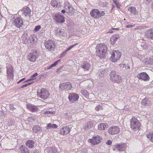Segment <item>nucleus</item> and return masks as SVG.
Listing matches in <instances>:
<instances>
[{
	"label": "nucleus",
	"mask_w": 153,
	"mask_h": 153,
	"mask_svg": "<svg viewBox=\"0 0 153 153\" xmlns=\"http://www.w3.org/2000/svg\"><path fill=\"white\" fill-rule=\"evenodd\" d=\"M37 94L39 97L44 100L47 99L50 96L49 91L44 88H42L37 91Z\"/></svg>",
	"instance_id": "1"
},
{
	"label": "nucleus",
	"mask_w": 153,
	"mask_h": 153,
	"mask_svg": "<svg viewBox=\"0 0 153 153\" xmlns=\"http://www.w3.org/2000/svg\"><path fill=\"white\" fill-rule=\"evenodd\" d=\"M105 14L103 11L100 12L99 10L97 9H92L90 12V14L91 16L96 19H98L100 17L103 16Z\"/></svg>",
	"instance_id": "2"
},
{
	"label": "nucleus",
	"mask_w": 153,
	"mask_h": 153,
	"mask_svg": "<svg viewBox=\"0 0 153 153\" xmlns=\"http://www.w3.org/2000/svg\"><path fill=\"white\" fill-rule=\"evenodd\" d=\"M140 123L135 118H133L131 120V127L134 131L138 130L140 129Z\"/></svg>",
	"instance_id": "3"
},
{
	"label": "nucleus",
	"mask_w": 153,
	"mask_h": 153,
	"mask_svg": "<svg viewBox=\"0 0 153 153\" xmlns=\"http://www.w3.org/2000/svg\"><path fill=\"white\" fill-rule=\"evenodd\" d=\"M110 80L114 82L119 83L121 80V78L120 76L116 74V72L115 71H112L110 74Z\"/></svg>",
	"instance_id": "4"
},
{
	"label": "nucleus",
	"mask_w": 153,
	"mask_h": 153,
	"mask_svg": "<svg viewBox=\"0 0 153 153\" xmlns=\"http://www.w3.org/2000/svg\"><path fill=\"white\" fill-rule=\"evenodd\" d=\"M121 55V53L120 51H118L114 50L111 53V56L110 57L111 60L112 62H115L119 60Z\"/></svg>",
	"instance_id": "5"
},
{
	"label": "nucleus",
	"mask_w": 153,
	"mask_h": 153,
	"mask_svg": "<svg viewBox=\"0 0 153 153\" xmlns=\"http://www.w3.org/2000/svg\"><path fill=\"white\" fill-rule=\"evenodd\" d=\"M72 88V84L71 83L67 82L61 83L59 84V89L61 91H68Z\"/></svg>",
	"instance_id": "6"
},
{
	"label": "nucleus",
	"mask_w": 153,
	"mask_h": 153,
	"mask_svg": "<svg viewBox=\"0 0 153 153\" xmlns=\"http://www.w3.org/2000/svg\"><path fill=\"white\" fill-rule=\"evenodd\" d=\"M44 44L45 48L50 51H53L54 50L55 44L54 41L49 40L46 41Z\"/></svg>",
	"instance_id": "7"
},
{
	"label": "nucleus",
	"mask_w": 153,
	"mask_h": 153,
	"mask_svg": "<svg viewBox=\"0 0 153 153\" xmlns=\"http://www.w3.org/2000/svg\"><path fill=\"white\" fill-rule=\"evenodd\" d=\"M38 53L37 51L34 50H32L30 53H29L27 56L28 59L31 62H34L38 57Z\"/></svg>",
	"instance_id": "8"
},
{
	"label": "nucleus",
	"mask_w": 153,
	"mask_h": 153,
	"mask_svg": "<svg viewBox=\"0 0 153 153\" xmlns=\"http://www.w3.org/2000/svg\"><path fill=\"white\" fill-rule=\"evenodd\" d=\"M127 146L125 143H121L117 145H115L113 147V150H116L119 151H124L126 149Z\"/></svg>",
	"instance_id": "9"
},
{
	"label": "nucleus",
	"mask_w": 153,
	"mask_h": 153,
	"mask_svg": "<svg viewBox=\"0 0 153 153\" xmlns=\"http://www.w3.org/2000/svg\"><path fill=\"white\" fill-rule=\"evenodd\" d=\"M13 23L14 25L18 28L22 27L24 24L22 19L19 17H17L14 19Z\"/></svg>",
	"instance_id": "10"
},
{
	"label": "nucleus",
	"mask_w": 153,
	"mask_h": 153,
	"mask_svg": "<svg viewBox=\"0 0 153 153\" xmlns=\"http://www.w3.org/2000/svg\"><path fill=\"white\" fill-rule=\"evenodd\" d=\"M22 15L23 16L26 17L27 19L30 18L31 16V10L29 8L27 7L23 9L22 10Z\"/></svg>",
	"instance_id": "11"
},
{
	"label": "nucleus",
	"mask_w": 153,
	"mask_h": 153,
	"mask_svg": "<svg viewBox=\"0 0 153 153\" xmlns=\"http://www.w3.org/2000/svg\"><path fill=\"white\" fill-rule=\"evenodd\" d=\"M7 76L9 79H12L14 76L13 68L11 65H8L7 67Z\"/></svg>",
	"instance_id": "12"
},
{
	"label": "nucleus",
	"mask_w": 153,
	"mask_h": 153,
	"mask_svg": "<svg viewBox=\"0 0 153 153\" xmlns=\"http://www.w3.org/2000/svg\"><path fill=\"white\" fill-rule=\"evenodd\" d=\"M102 138L99 136L94 137L92 139H89L88 140V142L91 143L94 145L99 144L101 141Z\"/></svg>",
	"instance_id": "13"
},
{
	"label": "nucleus",
	"mask_w": 153,
	"mask_h": 153,
	"mask_svg": "<svg viewBox=\"0 0 153 153\" xmlns=\"http://www.w3.org/2000/svg\"><path fill=\"white\" fill-rule=\"evenodd\" d=\"M120 131L119 127L114 126L110 127L108 129V132L110 134L114 135L118 134Z\"/></svg>",
	"instance_id": "14"
},
{
	"label": "nucleus",
	"mask_w": 153,
	"mask_h": 153,
	"mask_svg": "<svg viewBox=\"0 0 153 153\" xmlns=\"http://www.w3.org/2000/svg\"><path fill=\"white\" fill-rule=\"evenodd\" d=\"M53 17L55 21L58 23H62L65 21L63 16L59 14H53Z\"/></svg>",
	"instance_id": "15"
},
{
	"label": "nucleus",
	"mask_w": 153,
	"mask_h": 153,
	"mask_svg": "<svg viewBox=\"0 0 153 153\" xmlns=\"http://www.w3.org/2000/svg\"><path fill=\"white\" fill-rule=\"evenodd\" d=\"M137 77L139 79L145 81H148L149 79V76L145 72H142L138 74L137 75Z\"/></svg>",
	"instance_id": "16"
},
{
	"label": "nucleus",
	"mask_w": 153,
	"mask_h": 153,
	"mask_svg": "<svg viewBox=\"0 0 153 153\" xmlns=\"http://www.w3.org/2000/svg\"><path fill=\"white\" fill-rule=\"evenodd\" d=\"M107 50V46L105 44H99L97 45L96 51L106 53Z\"/></svg>",
	"instance_id": "17"
},
{
	"label": "nucleus",
	"mask_w": 153,
	"mask_h": 153,
	"mask_svg": "<svg viewBox=\"0 0 153 153\" xmlns=\"http://www.w3.org/2000/svg\"><path fill=\"white\" fill-rule=\"evenodd\" d=\"M79 98V97L78 94L75 93H71L69 94L68 96L69 100L72 102L77 101Z\"/></svg>",
	"instance_id": "18"
},
{
	"label": "nucleus",
	"mask_w": 153,
	"mask_h": 153,
	"mask_svg": "<svg viewBox=\"0 0 153 153\" xmlns=\"http://www.w3.org/2000/svg\"><path fill=\"white\" fill-rule=\"evenodd\" d=\"M81 67L84 71H89L91 69L92 66L90 64L87 62H84L81 64Z\"/></svg>",
	"instance_id": "19"
},
{
	"label": "nucleus",
	"mask_w": 153,
	"mask_h": 153,
	"mask_svg": "<svg viewBox=\"0 0 153 153\" xmlns=\"http://www.w3.org/2000/svg\"><path fill=\"white\" fill-rule=\"evenodd\" d=\"M71 129L69 126H66L63 127L60 130V134L62 135H65L69 133Z\"/></svg>",
	"instance_id": "20"
},
{
	"label": "nucleus",
	"mask_w": 153,
	"mask_h": 153,
	"mask_svg": "<svg viewBox=\"0 0 153 153\" xmlns=\"http://www.w3.org/2000/svg\"><path fill=\"white\" fill-rule=\"evenodd\" d=\"M145 36L147 38L153 40V29L148 30L145 32Z\"/></svg>",
	"instance_id": "21"
},
{
	"label": "nucleus",
	"mask_w": 153,
	"mask_h": 153,
	"mask_svg": "<svg viewBox=\"0 0 153 153\" xmlns=\"http://www.w3.org/2000/svg\"><path fill=\"white\" fill-rule=\"evenodd\" d=\"M150 45L147 43L141 42L138 45V48L140 50L146 49L149 48Z\"/></svg>",
	"instance_id": "22"
},
{
	"label": "nucleus",
	"mask_w": 153,
	"mask_h": 153,
	"mask_svg": "<svg viewBox=\"0 0 153 153\" xmlns=\"http://www.w3.org/2000/svg\"><path fill=\"white\" fill-rule=\"evenodd\" d=\"M54 32L55 34L57 36L65 37L66 36V33L63 30L57 29L55 30Z\"/></svg>",
	"instance_id": "23"
},
{
	"label": "nucleus",
	"mask_w": 153,
	"mask_h": 153,
	"mask_svg": "<svg viewBox=\"0 0 153 153\" xmlns=\"http://www.w3.org/2000/svg\"><path fill=\"white\" fill-rule=\"evenodd\" d=\"M119 35L118 34H115L113 35L111 37L110 41L111 42V44L112 45H114L116 43V42L119 38Z\"/></svg>",
	"instance_id": "24"
},
{
	"label": "nucleus",
	"mask_w": 153,
	"mask_h": 153,
	"mask_svg": "<svg viewBox=\"0 0 153 153\" xmlns=\"http://www.w3.org/2000/svg\"><path fill=\"white\" fill-rule=\"evenodd\" d=\"M27 107L28 110L33 112H36L38 110V108L36 106L30 104H28Z\"/></svg>",
	"instance_id": "25"
},
{
	"label": "nucleus",
	"mask_w": 153,
	"mask_h": 153,
	"mask_svg": "<svg viewBox=\"0 0 153 153\" xmlns=\"http://www.w3.org/2000/svg\"><path fill=\"white\" fill-rule=\"evenodd\" d=\"M29 40L30 42L32 44H34L37 41V39L36 36L34 35H32L30 36L29 37Z\"/></svg>",
	"instance_id": "26"
},
{
	"label": "nucleus",
	"mask_w": 153,
	"mask_h": 153,
	"mask_svg": "<svg viewBox=\"0 0 153 153\" xmlns=\"http://www.w3.org/2000/svg\"><path fill=\"white\" fill-rule=\"evenodd\" d=\"M108 126V125L107 123H101L98 125V128L100 130H104L107 128Z\"/></svg>",
	"instance_id": "27"
},
{
	"label": "nucleus",
	"mask_w": 153,
	"mask_h": 153,
	"mask_svg": "<svg viewBox=\"0 0 153 153\" xmlns=\"http://www.w3.org/2000/svg\"><path fill=\"white\" fill-rule=\"evenodd\" d=\"M97 55L100 57V59H103L105 57V54L106 53L99 51H96Z\"/></svg>",
	"instance_id": "28"
},
{
	"label": "nucleus",
	"mask_w": 153,
	"mask_h": 153,
	"mask_svg": "<svg viewBox=\"0 0 153 153\" xmlns=\"http://www.w3.org/2000/svg\"><path fill=\"white\" fill-rule=\"evenodd\" d=\"M33 131L35 133H37L38 132L42 131V129L38 125H35L33 128Z\"/></svg>",
	"instance_id": "29"
},
{
	"label": "nucleus",
	"mask_w": 153,
	"mask_h": 153,
	"mask_svg": "<svg viewBox=\"0 0 153 153\" xmlns=\"http://www.w3.org/2000/svg\"><path fill=\"white\" fill-rule=\"evenodd\" d=\"M19 149L22 153H29L27 148L23 146H21L19 147Z\"/></svg>",
	"instance_id": "30"
},
{
	"label": "nucleus",
	"mask_w": 153,
	"mask_h": 153,
	"mask_svg": "<svg viewBox=\"0 0 153 153\" xmlns=\"http://www.w3.org/2000/svg\"><path fill=\"white\" fill-rule=\"evenodd\" d=\"M128 10L130 11L131 13L133 14L134 15H136L137 13L136 8L134 7H129L128 9Z\"/></svg>",
	"instance_id": "31"
},
{
	"label": "nucleus",
	"mask_w": 153,
	"mask_h": 153,
	"mask_svg": "<svg viewBox=\"0 0 153 153\" xmlns=\"http://www.w3.org/2000/svg\"><path fill=\"white\" fill-rule=\"evenodd\" d=\"M34 142L32 140H28L27 141L26 145L29 148H32L34 146Z\"/></svg>",
	"instance_id": "32"
},
{
	"label": "nucleus",
	"mask_w": 153,
	"mask_h": 153,
	"mask_svg": "<svg viewBox=\"0 0 153 153\" xmlns=\"http://www.w3.org/2000/svg\"><path fill=\"white\" fill-rule=\"evenodd\" d=\"M51 4L53 7H59L60 4L56 0H53L51 1Z\"/></svg>",
	"instance_id": "33"
},
{
	"label": "nucleus",
	"mask_w": 153,
	"mask_h": 153,
	"mask_svg": "<svg viewBox=\"0 0 153 153\" xmlns=\"http://www.w3.org/2000/svg\"><path fill=\"white\" fill-rule=\"evenodd\" d=\"M58 127V126L55 124H51V123H49L48 124L46 127V128L47 129H49L51 128H57Z\"/></svg>",
	"instance_id": "34"
},
{
	"label": "nucleus",
	"mask_w": 153,
	"mask_h": 153,
	"mask_svg": "<svg viewBox=\"0 0 153 153\" xmlns=\"http://www.w3.org/2000/svg\"><path fill=\"white\" fill-rule=\"evenodd\" d=\"M80 93L84 95L86 98H88L89 94L88 91L85 90H81Z\"/></svg>",
	"instance_id": "35"
},
{
	"label": "nucleus",
	"mask_w": 153,
	"mask_h": 153,
	"mask_svg": "<svg viewBox=\"0 0 153 153\" xmlns=\"http://www.w3.org/2000/svg\"><path fill=\"white\" fill-rule=\"evenodd\" d=\"M61 62V60L60 59H59L55 62L53 63L51 65L49 66L48 67L47 69H50V68H52L53 67H55L56 66V65L59 63H60Z\"/></svg>",
	"instance_id": "36"
},
{
	"label": "nucleus",
	"mask_w": 153,
	"mask_h": 153,
	"mask_svg": "<svg viewBox=\"0 0 153 153\" xmlns=\"http://www.w3.org/2000/svg\"><path fill=\"white\" fill-rule=\"evenodd\" d=\"M147 137L152 142H153V133L152 132H150L146 134Z\"/></svg>",
	"instance_id": "37"
},
{
	"label": "nucleus",
	"mask_w": 153,
	"mask_h": 153,
	"mask_svg": "<svg viewBox=\"0 0 153 153\" xmlns=\"http://www.w3.org/2000/svg\"><path fill=\"white\" fill-rule=\"evenodd\" d=\"M7 125L10 126L13 125L15 124L14 120L13 119H9L7 121Z\"/></svg>",
	"instance_id": "38"
},
{
	"label": "nucleus",
	"mask_w": 153,
	"mask_h": 153,
	"mask_svg": "<svg viewBox=\"0 0 153 153\" xmlns=\"http://www.w3.org/2000/svg\"><path fill=\"white\" fill-rule=\"evenodd\" d=\"M93 126V125L91 122H88L85 127V130L89 129Z\"/></svg>",
	"instance_id": "39"
},
{
	"label": "nucleus",
	"mask_w": 153,
	"mask_h": 153,
	"mask_svg": "<svg viewBox=\"0 0 153 153\" xmlns=\"http://www.w3.org/2000/svg\"><path fill=\"white\" fill-rule=\"evenodd\" d=\"M107 71V70L105 69L102 71H100L99 73V76L100 77H103L104 76V74H105Z\"/></svg>",
	"instance_id": "40"
},
{
	"label": "nucleus",
	"mask_w": 153,
	"mask_h": 153,
	"mask_svg": "<svg viewBox=\"0 0 153 153\" xmlns=\"http://www.w3.org/2000/svg\"><path fill=\"white\" fill-rule=\"evenodd\" d=\"M123 68H124L123 69L124 70L128 72L129 71L130 66L129 65H126L125 64H123Z\"/></svg>",
	"instance_id": "41"
},
{
	"label": "nucleus",
	"mask_w": 153,
	"mask_h": 153,
	"mask_svg": "<svg viewBox=\"0 0 153 153\" xmlns=\"http://www.w3.org/2000/svg\"><path fill=\"white\" fill-rule=\"evenodd\" d=\"M113 1L117 8H120L121 5L119 2L118 0H113Z\"/></svg>",
	"instance_id": "42"
},
{
	"label": "nucleus",
	"mask_w": 153,
	"mask_h": 153,
	"mask_svg": "<svg viewBox=\"0 0 153 153\" xmlns=\"http://www.w3.org/2000/svg\"><path fill=\"white\" fill-rule=\"evenodd\" d=\"M38 75L37 73H36L34 74H33L32 76L30 77V79H28L26 81H25L24 82H28L30 81H31V80H33L34 78V77Z\"/></svg>",
	"instance_id": "43"
},
{
	"label": "nucleus",
	"mask_w": 153,
	"mask_h": 153,
	"mask_svg": "<svg viewBox=\"0 0 153 153\" xmlns=\"http://www.w3.org/2000/svg\"><path fill=\"white\" fill-rule=\"evenodd\" d=\"M148 99L147 98H145L143 99L141 102L142 105H145L147 104Z\"/></svg>",
	"instance_id": "44"
},
{
	"label": "nucleus",
	"mask_w": 153,
	"mask_h": 153,
	"mask_svg": "<svg viewBox=\"0 0 153 153\" xmlns=\"http://www.w3.org/2000/svg\"><path fill=\"white\" fill-rule=\"evenodd\" d=\"M28 39L27 36H24L23 37L22 42L24 44H27L28 42Z\"/></svg>",
	"instance_id": "45"
},
{
	"label": "nucleus",
	"mask_w": 153,
	"mask_h": 153,
	"mask_svg": "<svg viewBox=\"0 0 153 153\" xmlns=\"http://www.w3.org/2000/svg\"><path fill=\"white\" fill-rule=\"evenodd\" d=\"M102 104H101L97 106L95 108V110L97 111H98L99 110H102Z\"/></svg>",
	"instance_id": "46"
},
{
	"label": "nucleus",
	"mask_w": 153,
	"mask_h": 153,
	"mask_svg": "<svg viewBox=\"0 0 153 153\" xmlns=\"http://www.w3.org/2000/svg\"><path fill=\"white\" fill-rule=\"evenodd\" d=\"M49 151L51 153H56L57 152L56 149L55 147L51 148Z\"/></svg>",
	"instance_id": "47"
},
{
	"label": "nucleus",
	"mask_w": 153,
	"mask_h": 153,
	"mask_svg": "<svg viewBox=\"0 0 153 153\" xmlns=\"http://www.w3.org/2000/svg\"><path fill=\"white\" fill-rule=\"evenodd\" d=\"M34 82H33V81L30 82H28V83H27V84H26L25 85H23L21 87V88H24L30 85H31V84H32V83H33Z\"/></svg>",
	"instance_id": "48"
},
{
	"label": "nucleus",
	"mask_w": 153,
	"mask_h": 153,
	"mask_svg": "<svg viewBox=\"0 0 153 153\" xmlns=\"http://www.w3.org/2000/svg\"><path fill=\"white\" fill-rule=\"evenodd\" d=\"M41 28V27L40 25L36 26L34 29V31L37 32Z\"/></svg>",
	"instance_id": "49"
},
{
	"label": "nucleus",
	"mask_w": 153,
	"mask_h": 153,
	"mask_svg": "<svg viewBox=\"0 0 153 153\" xmlns=\"http://www.w3.org/2000/svg\"><path fill=\"white\" fill-rule=\"evenodd\" d=\"M148 58H145L143 61V63L146 65L149 64V62H148Z\"/></svg>",
	"instance_id": "50"
},
{
	"label": "nucleus",
	"mask_w": 153,
	"mask_h": 153,
	"mask_svg": "<svg viewBox=\"0 0 153 153\" xmlns=\"http://www.w3.org/2000/svg\"><path fill=\"white\" fill-rule=\"evenodd\" d=\"M70 4L68 1H66L65 4V7L66 9H67V7L68 6H70Z\"/></svg>",
	"instance_id": "51"
},
{
	"label": "nucleus",
	"mask_w": 153,
	"mask_h": 153,
	"mask_svg": "<svg viewBox=\"0 0 153 153\" xmlns=\"http://www.w3.org/2000/svg\"><path fill=\"white\" fill-rule=\"evenodd\" d=\"M76 45V44L75 45H72L70 47H69L68 48L67 50H66V51L67 52L70 50H71L72 48H73V47H74V46H75Z\"/></svg>",
	"instance_id": "52"
},
{
	"label": "nucleus",
	"mask_w": 153,
	"mask_h": 153,
	"mask_svg": "<svg viewBox=\"0 0 153 153\" xmlns=\"http://www.w3.org/2000/svg\"><path fill=\"white\" fill-rule=\"evenodd\" d=\"M150 59V64L153 65V56H151L150 57V59Z\"/></svg>",
	"instance_id": "53"
},
{
	"label": "nucleus",
	"mask_w": 153,
	"mask_h": 153,
	"mask_svg": "<svg viewBox=\"0 0 153 153\" xmlns=\"http://www.w3.org/2000/svg\"><path fill=\"white\" fill-rule=\"evenodd\" d=\"M9 108L10 109L12 110L14 109L15 108L13 105L11 104L9 105Z\"/></svg>",
	"instance_id": "54"
},
{
	"label": "nucleus",
	"mask_w": 153,
	"mask_h": 153,
	"mask_svg": "<svg viewBox=\"0 0 153 153\" xmlns=\"http://www.w3.org/2000/svg\"><path fill=\"white\" fill-rule=\"evenodd\" d=\"M73 10V8L72 7H71V8L68 9V12L67 13H71Z\"/></svg>",
	"instance_id": "55"
},
{
	"label": "nucleus",
	"mask_w": 153,
	"mask_h": 153,
	"mask_svg": "<svg viewBox=\"0 0 153 153\" xmlns=\"http://www.w3.org/2000/svg\"><path fill=\"white\" fill-rule=\"evenodd\" d=\"M111 141L110 140H108L106 143L109 145H110L111 144Z\"/></svg>",
	"instance_id": "56"
},
{
	"label": "nucleus",
	"mask_w": 153,
	"mask_h": 153,
	"mask_svg": "<svg viewBox=\"0 0 153 153\" xmlns=\"http://www.w3.org/2000/svg\"><path fill=\"white\" fill-rule=\"evenodd\" d=\"M55 112L54 111H49V114H54Z\"/></svg>",
	"instance_id": "57"
},
{
	"label": "nucleus",
	"mask_w": 153,
	"mask_h": 153,
	"mask_svg": "<svg viewBox=\"0 0 153 153\" xmlns=\"http://www.w3.org/2000/svg\"><path fill=\"white\" fill-rule=\"evenodd\" d=\"M119 28H112V30H111V31H110V32H109V33H112V32H113V31H112V30H119Z\"/></svg>",
	"instance_id": "58"
},
{
	"label": "nucleus",
	"mask_w": 153,
	"mask_h": 153,
	"mask_svg": "<svg viewBox=\"0 0 153 153\" xmlns=\"http://www.w3.org/2000/svg\"><path fill=\"white\" fill-rule=\"evenodd\" d=\"M45 114H49V111H47L44 112Z\"/></svg>",
	"instance_id": "59"
},
{
	"label": "nucleus",
	"mask_w": 153,
	"mask_h": 153,
	"mask_svg": "<svg viewBox=\"0 0 153 153\" xmlns=\"http://www.w3.org/2000/svg\"><path fill=\"white\" fill-rule=\"evenodd\" d=\"M133 27V25H127L126 26V28H131Z\"/></svg>",
	"instance_id": "60"
},
{
	"label": "nucleus",
	"mask_w": 153,
	"mask_h": 153,
	"mask_svg": "<svg viewBox=\"0 0 153 153\" xmlns=\"http://www.w3.org/2000/svg\"><path fill=\"white\" fill-rule=\"evenodd\" d=\"M66 52H67V51H64L61 54V56H63L65 54V53Z\"/></svg>",
	"instance_id": "61"
},
{
	"label": "nucleus",
	"mask_w": 153,
	"mask_h": 153,
	"mask_svg": "<svg viewBox=\"0 0 153 153\" xmlns=\"http://www.w3.org/2000/svg\"><path fill=\"white\" fill-rule=\"evenodd\" d=\"M25 79V78H23V79H22L19 80L18 82H17V83H19L20 82H22V81H23V80H24V79Z\"/></svg>",
	"instance_id": "62"
},
{
	"label": "nucleus",
	"mask_w": 153,
	"mask_h": 153,
	"mask_svg": "<svg viewBox=\"0 0 153 153\" xmlns=\"http://www.w3.org/2000/svg\"><path fill=\"white\" fill-rule=\"evenodd\" d=\"M115 5L114 4H112V7L111 9V10H112L115 7Z\"/></svg>",
	"instance_id": "63"
},
{
	"label": "nucleus",
	"mask_w": 153,
	"mask_h": 153,
	"mask_svg": "<svg viewBox=\"0 0 153 153\" xmlns=\"http://www.w3.org/2000/svg\"><path fill=\"white\" fill-rule=\"evenodd\" d=\"M61 12L63 13H65V10H61Z\"/></svg>",
	"instance_id": "64"
}]
</instances>
